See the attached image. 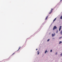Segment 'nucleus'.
Instances as JSON below:
<instances>
[{"label":"nucleus","instance_id":"obj_1","mask_svg":"<svg viewBox=\"0 0 62 62\" xmlns=\"http://www.w3.org/2000/svg\"><path fill=\"white\" fill-rule=\"evenodd\" d=\"M57 29V27H56V26H54L53 30H54V29Z\"/></svg>","mask_w":62,"mask_h":62},{"label":"nucleus","instance_id":"obj_2","mask_svg":"<svg viewBox=\"0 0 62 62\" xmlns=\"http://www.w3.org/2000/svg\"><path fill=\"white\" fill-rule=\"evenodd\" d=\"M53 8H51V10L50 11V12L49 13V14H51V13H52V12H53Z\"/></svg>","mask_w":62,"mask_h":62},{"label":"nucleus","instance_id":"obj_3","mask_svg":"<svg viewBox=\"0 0 62 62\" xmlns=\"http://www.w3.org/2000/svg\"><path fill=\"white\" fill-rule=\"evenodd\" d=\"M61 27H62V26H60V28L59 29V31H60V30H61Z\"/></svg>","mask_w":62,"mask_h":62},{"label":"nucleus","instance_id":"obj_4","mask_svg":"<svg viewBox=\"0 0 62 62\" xmlns=\"http://www.w3.org/2000/svg\"><path fill=\"white\" fill-rule=\"evenodd\" d=\"M55 33H54V34H52V37H54L55 36Z\"/></svg>","mask_w":62,"mask_h":62},{"label":"nucleus","instance_id":"obj_5","mask_svg":"<svg viewBox=\"0 0 62 62\" xmlns=\"http://www.w3.org/2000/svg\"><path fill=\"white\" fill-rule=\"evenodd\" d=\"M48 17V16H47L46 17V18L45 19V20H47V19Z\"/></svg>","mask_w":62,"mask_h":62},{"label":"nucleus","instance_id":"obj_6","mask_svg":"<svg viewBox=\"0 0 62 62\" xmlns=\"http://www.w3.org/2000/svg\"><path fill=\"white\" fill-rule=\"evenodd\" d=\"M61 35H62V30L60 32Z\"/></svg>","mask_w":62,"mask_h":62},{"label":"nucleus","instance_id":"obj_7","mask_svg":"<svg viewBox=\"0 0 62 62\" xmlns=\"http://www.w3.org/2000/svg\"><path fill=\"white\" fill-rule=\"evenodd\" d=\"M47 50H46L45 52V54H46V53H47Z\"/></svg>","mask_w":62,"mask_h":62},{"label":"nucleus","instance_id":"obj_8","mask_svg":"<svg viewBox=\"0 0 62 62\" xmlns=\"http://www.w3.org/2000/svg\"><path fill=\"white\" fill-rule=\"evenodd\" d=\"M21 48V46H20L19 47V49L17 51H18V50H19V49H20V48Z\"/></svg>","mask_w":62,"mask_h":62},{"label":"nucleus","instance_id":"obj_9","mask_svg":"<svg viewBox=\"0 0 62 62\" xmlns=\"http://www.w3.org/2000/svg\"><path fill=\"white\" fill-rule=\"evenodd\" d=\"M56 18H55L54 20H53V22H54L56 20Z\"/></svg>","mask_w":62,"mask_h":62},{"label":"nucleus","instance_id":"obj_10","mask_svg":"<svg viewBox=\"0 0 62 62\" xmlns=\"http://www.w3.org/2000/svg\"><path fill=\"white\" fill-rule=\"evenodd\" d=\"M38 53V54H39V51H37Z\"/></svg>","mask_w":62,"mask_h":62},{"label":"nucleus","instance_id":"obj_11","mask_svg":"<svg viewBox=\"0 0 62 62\" xmlns=\"http://www.w3.org/2000/svg\"><path fill=\"white\" fill-rule=\"evenodd\" d=\"M50 39H49L47 40V41H49V40H50Z\"/></svg>","mask_w":62,"mask_h":62},{"label":"nucleus","instance_id":"obj_12","mask_svg":"<svg viewBox=\"0 0 62 62\" xmlns=\"http://www.w3.org/2000/svg\"><path fill=\"white\" fill-rule=\"evenodd\" d=\"M62 43V42L60 41V42H59V44H61V43Z\"/></svg>","mask_w":62,"mask_h":62},{"label":"nucleus","instance_id":"obj_13","mask_svg":"<svg viewBox=\"0 0 62 62\" xmlns=\"http://www.w3.org/2000/svg\"><path fill=\"white\" fill-rule=\"evenodd\" d=\"M62 38V37H60L59 38V39H61Z\"/></svg>","mask_w":62,"mask_h":62},{"label":"nucleus","instance_id":"obj_14","mask_svg":"<svg viewBox=\"0 0 62 62\" xmlns=\"http://www.w3.org/2000/svg\"><path fill=\"white\" fill-rule=\"evenodd\" d=\"M60 55H61V56H62V53H61V54H60Z\"/></svg>","mask_w":62,"mask_h":62},{"label":"nucleus","instance_id":"obj_15","mask_svg":"<svg viewBox=\"0 0 62 62\" xmlns=\"http://www.w3.org/2000/svg\"><path fill=\"white\" fill-rule=\"evenodd\" d=\"M57 54V53L56 52V53H55V54H56H56Z\"/></svg>","mask_w":62,"mask_h":62},{"label":"nucleus","instance_id":"obj_16","mask_svg":"<svg viewBox=\"0 0 62 62\" xmlns=\"http://www.w3.org/2000/svg\"><path fill=\"white\" fill-rule=\"evenodd\" d=\"M52 52V50H50V52Z\"/></svg>","mask_w":62,"mask_h":62},{"label":"nucleus","instance_id":"obj_17","mask_svg":"<svg viewBox=\"0 0 62 62\" xmlns=\"http://www.w3.org/2000/svg\"><path fill=\"white\" fill-rule=\"evenodd\" d=\"M15 54V53H13V54H12V55H13V54Z\"/></svg>","mask_w":62,"mask_h":62},{"label":"nucleus","instance_id":"obj_18","mask_svg":"<svg viewBox=\"0 0 62 62\" xmlns=\"http://www.w3.org/2000/svg\"><path fill=\"white\" fill-rule=\"evenodd\" d=\"M36 50H38V49H36Z\"/></svg>","mask_w":62,"mask_h":62},{"label":"nucleus","instance_id":"obj_19","mask_svg":"<svg viewBox=\"0 0 62 62\" xmlns=\"http://www.w3.org/2000/svg\"><path fill=\"white\" fill-rule=\"evenodd\" d=\"M62 0H60V2H61V1H62Z\"/></svg>","mask_w":62,"mask_h":62}]
</instances>
